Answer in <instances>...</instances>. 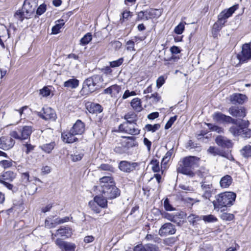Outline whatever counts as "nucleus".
Wrapping results in <instances>:
<instances>
[{"label": "nucleus", "instance_id": "nucleus-1", "mask_svg": "<svg viewBox=\"0 0 251 251\" xmlns=\"http://www.w3.org/2000/svg\"><path fill=\"white\" fill-rule=\"evenodd\" d=\"M200 158L196 156H189L184 157L179 161L177 171L178 173L193 177L195 174L193 172L194 167L197 165Z\"/></svg>", "mask_w": 251, "mask_h": 251}, {"label": "nucleus", "instance_id": "nucleus-2", "mask_svg": "<svg viewBox=\"0 0 251 251\" xmlns=\"http://www.w3.org/2000/svg\"><path fill=\"white\" fill-rule=\"evenodd\" d=\"M231 126L229 132L234 136H241L244 138L251 137V129L248 128L249 122L246 120H238Z\"/></svg>", "mask_w": 251, "mask_h": 251}, {"label": "nucleus", "instance_id": "nucleus-3", "mask_svg": "<svg viewBox=\"0 0 251 251\" xmlns=\"http://www.w3.org/2000/svg\"><path fill=\"white\" fill-rule=\"evenodd\" d=\"M37 6L36 0H25L22 9L18 10L14 16L21 22L25 19H30L33 17Z\"/></svg>", "mask_w": 251, "mask_h": 251}, {"label": "nucleus", "instance_id": "nucleus-4", "mask_svg": "<svg viewBox=\"0 0 251 251\" xmlns=\"http://www.w3.org/2000/svg\"><path fill=\"white\" fill-rule=\"evenodd\" d=\"M236 197V194L231 192H226L217 195L216 201L213 202L215 208L230 206L235 201Z\"/></svg>", "mask_w": 251, "mask_h": 251}, {"label": "nucleus", "instance_id": "nucleus-5", "mask_svg": "<svg viewBox=\"0 0 251 251\" xmlns=\"http://www.w3.org/2000/svg\"><path fill=\"white\" fill-rule=\"evenodd\" d=\"M100 192L103 197L107 199H115L120 194L119 189L113 184H105L101 185Z\"/></svg>", "mask_w": 251, "mask_h": 251}, {"label": "nucleus", "instance_id": "nucleus-6", "mask_svg": "<svg viewBox=\"0 0 251 251\" xmlns=\"http://www.w3.org/2000/svg\"><path fill=\"white\" fill-rule=\"evenodd\" d=\"M33 131V128L31 126H20L18 128V131H13L11 132V137L20 140L27 139Z\"/></svg>", "mask_w": 251, "mask_h": 251}, {"label": "nucleus", "instance_id": "nucleus-7", "mask_svg": "<svg viewBox=\"0 0 251 251\" xmlns=\"http://www.w3.org/2000/svg\"><path fill=\"white\" fill-rule=\"evenodd\" d=\"M119 129L121 132L134 135L139 134L140 131L136 123H123L119 126Z\"/></svg>", "mask_w": 251, "mask_h": 251}, {"label": "nucleus", "instance_id": "nucleus-8", "mask_svg": "<svg viewBox=\"0 0 251 251\" xmlns=\"http://www.w3.org/2000/svg\"><path fill=\"white\" fill-rule=\"evenodd\" d=\"M72 235V229L68 226H61L58 229L56 230L54 233H52L51 238L54 241L55 237L59 236L62 239H66L70 237Z\"/></svg>", "mask_w": 251, "mask_h": 251}, {"label": "nucleus", "instance_id": "nucleus-9", "mask_svg": "<svg viewBox=\"0 0 251 251\" xmlns=\"http://www.w3.org/2000/svg\"><path fill=\"white\" fill-rule=\"evenodd\" d=\"M239 63H244L251 59V49L247 44L242 46L241 51L237 55Z\"/></svg>", "mask_w": 251, "mask_h": 251}, {"label": "nucleus", "instance_id": "nucleus-10", "mask_svg": "<svg viewBox=\"0 0 251 251\" xmlns=\"http://www.w3.org/2000/svg\"><path fill=\"white\" fill-rule=\"evenodd\" d=\"M54 216L48 217L45 220V226L48 228H54L57 225L63 224L68 222L69 220L68 217H65L63 218L57 217L54 219Z\"/></svg>", "mask_w": 251, "mask_h": 251}, {"label": "nucleus", "instance_id": "nucleus-11", "mask_svg": "<svg viewBox=\"0 0 251 251\" xmlns=\"http://www.w3.org/2000/svg\"><path fill=\"white\" fill-rule=\"evenodd\" d=\"M37 113L40 117L45 120L55 121L56 118L54 110L49 107H43L41 111Z\"/></svg>", "mask_w": 251, "mask_h": 251}, {"label": "nucleus", "instance_id": "nucleus-12", "mask_svg": "<svg viewBox=\"0 0 251 251\" xmlns=\"http://www.w3.org/2000/svg\"><path fill=\"white\" fill-rule=\"evenodd\" d=\"M54 243L62 251H75L76 246L74 243L65 241L60 238L56 239Z\"/></svg>", "mask_w": 251, "mask_h": 251}, {"label": "nucleus", "instance_id": "nucleus-13", "mask_svg": "<svg viewBox=\"0 0 251 251\" xmlns=\"http://www.w3.org/2000/svg\"><path fill=\"white\" fill-rule=\"evenodd\" d=\"M176 230V227L173 224L166 223L161 226L158 231V234L161 237H165L174 234Z\"/></svg>", "mask_w": 251, "mask_h": 251}, {"label": "nucleus", "instance_id": "nucleus-14", "mask_svg": "<svg viewBox=\"0 0 251 251\" xmlns=\"http://www.w3.org/2000/svg\"><path fill=\"white\" fill-rule=\"evenodd\" d=\"M139 165L137 162L128 161H121L119 164V169L124 172L130 173L134 171Z\"/></svg>", "mask_w": 251, "mask_h": 251}, {"label": "nucleus", "instance_id": "nucleus-15", "mask_svg": "<svg viewBox=\"0 0 251 251\" xmlns=\"http://www.w3.org/2000/svg\"><path fill=\"white\" fill-rule=\"evenodd\" d=\"M214 121L221 123H235L237 119H233L221 112L215 113L212 116Z\"/></svg>", "mask_w": 251, "mask_h": 251}, {"label": "nucleus", "instance_id": "nucleus-16", "mask_svg": "<svg viewBox=\"0 0 251 251\" xmlns=\"http://www.w3.org/2000/svg\"><path fill=\"white\" fill-rule=\"evenodd\" d=\"M228 112L233 117L239 119L244 118L246 115V110L243 107L231 106L229 108Z\"/></svg>", "mask_w": 251, "mask_h": 251}, {"label": "nucleus", "instance_id": "nucleus-17", "mask_svg": "<svg viewBox=\"0 0 251 251\" xmlns=\"http://www.w3.org/2000/svg\"><path fill=\"white\" fill-rule=\"evenodd\" d=\"M15 144V141L10 137L2 136L0 138V149L8 150Z\"/></svg>", "mask_w": 251, "mask_h": 251}, {"label": "nucleus", "instance_id": "nucleus-18", "mask_svg": "<svg viewBox=\"0 0 251 251\" xmlns=\"http://www.w3.org/2000/svg\"><path fill=\"white\" fill-rule=\"evenodd\" d=\"M96 90V87L94 85V80L92 76L87 78L83 83V88L81 90V92L92 93Z\"/></svg>", "mask_w": 251, "mask_h": 251}, {"label": "nucleus", "instance_id": "nucleus-19", "mask_svg": "<svg viewBox=\"0 0 251 251\" xmlns=\"http://www.w3.org/2000/svg\"><path fill=\"white\" fill-rule=\"evenodd\" d=\"M216 143L222 148L229 149L232 147L233 144L231 141L226 137L218 136L215 139Z\"/></svg>", "mask_w": 251, "mask_h": 251}, {"label": "nucleus", "instance_id": "nucleus-20", "mask_svg": "<svg viewBox=\"0 0 251 251\" xmlns=\"http://www.w3.org/2000/svg\"><path fill=\"white\" fill-rule=\"evenodd\" d=\"M77 135L71 129L69 131L64 132L61 134V137L63 142L66 143H73L77 140L75 137Z\"/></svg>", "mask_w": 251, "mask_h": 251}, {"label": "nucleus", "instance_id": "nucleus-21", "mask_svg": "<svg viewBox=\"0 0 251 251\" xmlns=\"http://www.w3.org/2000/svg\"><path fill=\"white\" fill-rule=\"evenodd\" d=\"M134 251H160L158 247L152 244H147L144 246L137 245L134 247Z\"/></svg>", "mask_w": 251, "mask_h": 251}, {"label": "nucleus", "instance_id": "nucleus-22", "mask_svg": "<svg viewBox=\"0 0 251 251\" xmlns=\"http://www.w3.org/2000/svg\"><path fill=\"white\" fill-rule=\"evenodd\" d=\"M71 129L76 135H81L85 131V125L81 121L78 120Z\"/></svg>", "mask_w": 251, "mask_h": 251}, {"label": "nucleus", "instance_id": "nucleus-23", "mask_svg": "<svg viewBox=\"0 0 251 251\" xmlns=\"http://www.w3.org/2000/svg\"><path fill=\"white\" fill-rule=\"evenodd\" d=\"M247 100V97L241 94L235 93L230 96V101L233 104H243Z\"/></svg>", "mask_w": 251, "mask_h": 251}, {"label": "nucleus", "instance_id": "nucleus-24", "mask_svg": "<svg viewBox=\"0 0 251 251\" xmlns=\"http://www.w3.org/2000/svg\"><path fill=\"white\" fill-rule=\"evenodd\" d=\"M121 87L116 84L113 85L104 90V93L109 94L111 97H116L121 91Z\"/></svg>", "mask_w": 251, "mask_h": 251}, {"label": "nucleus", "instance_id": "nucleus-25", "mask_svg": "<svg viewBox=\"0 0 251 251\" xmlns=\"http://www.w3.org/2000/svg\"><path fill=\"white\" fill-rule=\"evenodd\" d=\"M134 139L135 138L133 137H126L125 140L122 141V143L127 151L130 148L136 146L137 143Z\"/></svg>", "mask_w": 251, "mask_h": 251}, {"label": "nucleus", "instance_id": "nucleus-26", "mask_svg": "<svg viewBox=\"0 0 251 251\" xmlns=\"http://www.w3.org/2000/svg\"><path fill=\"white\" fill-rule=\"evenodd\" d=\"M232 182V177L229 175H226L221 179L220 186L224 188H228Z\"/></svg>", "mask_w": 251, "mask_h": 251}, {"label": "nucleus", "instance_id": "nucleus-27", "mask_svg": "<svg viewBox=\"0 0 251 251\" xmlns=\"http://www.w3.org/2000/svg\"><path fill=\"white\" fill-rule=\"evenodd\" d=\"M107 199L100 196H96L94 198V201L101 208H106L107 206Z\"/></svg>", "mask_w": 251, "mask_h": 251}, {"label": "nucleus", "instance_id": "nucleus-28", "mask_svg": "<svg viewBox=\"0 0 251 251\" xmlns=\"http://www.w3.org/2000/svg\"><path fill=\"white\" fill-rule=\"evenodd\" d=\"M224 23H220L217 21L213 25L212 33L214 37L216 38L218 37L219 32L221 30L224 26Z\"/></svg>", "mask_w": 251, "mask_h": 251}, {"label": "nucleus", "instance_id": "nucleus-29", "mask_svg": "<svg viewBox=\"0 0 251 251\" xmlns=\"http://www.w3.org/2000/svg\"><path fill=\"white\" fill-rule=\"evenodd\" d=\"M131 106L134 110L140 112L142 110V107L141 105V100L139 98H136L133 99L131 102Z\"/></svg>", "mask_w": 251, "mask_h": 251}, {"label": "nucleus", "instance_id": "nucleus-30", "mask_svg": "<svg viewBox=\"0 0 251 251\" xmlns=\"http://www.w3.org/2000/svg\"><path fill=\"white\" fill-rule=\"evenodd\" d=\"M79 85V81L75 78L70 79L64 83V86L72 89L76 88Z\"/></svg>", "mask_w": 251, "mask_h": 251}, {"label": "nucleus", "instance_id": "nucleus-31", "mask_svg": "<svg viewBox=\"0 0 251 251\" xmlns=\"http://www.w3.org/2000/svg\"><path fill=\"white\" fill-rule=\"evenodd\" d=\"M16 174L12 171H7L2 174L3 180L5 181H12L16 177Z\"/></svg>", "mask_w": 251, "mask_h": 251}, {"label": "nucleus", "instance_id": "nucleus-32", "mask_svg": "<svg viewBox=\"0 0 251 251\" xmlns=\"http://www.w3.org/2000/svg\"><path fill=\"white\" fill-rule=\"evenodd\" d=\"M89 111L90 113H100L102 111V108L100 104L93 103L90 104Z\"/></svg>", "mask_w": 251, "mask_h": 251}, {"label": "nucleus", "instance_id": "nucleus-33", "mask_svg": "<svg viewBox=\"0 0 251 251\" xmlns=\"http://www.w3.org/2000/svg\"><path fill=\"white\" fill-rule=\"evenodd\" d=\"M163 218L167 219L174 223H176L178 221V217L177 215H173L167 212L161 213Z\"/></svg>", "mask_w": 251, "mask_h": 251}, {"label": "nucleus", "instance_id": "nucleus-34", "mask_svg": "<svg viewBox=\"0 0 251 251\" xmlns=\"http://www.w3.org/2000/svg\"><path fill=\"white\" fill-rule=\"evenodd\" d=\"M157 10L153 9H149L144 11L145 20H148L155 17V12Z\"/></svg>", "mask_w": 251, "mask_h": 251}, {"label": "nucleus", "instance_id": "nucleus-35", "mask_svg": "<svg viewBox=\"0 0 251 251\" xmlns=\"http://www.w3.org/2000/svg\"><path fill=\"white\" fill-rule=\"evenodd\" d=\"M55 144L52 142L49 144H44L40 147L41 149L47 153H50L54 148Z\"/></svg>", "mask_w": 251, "mask_h": 251}, {"label": "nucleus", "instance_id": "nucleus-36", "mask_svg": "<svg viewBox=\"0 0 251 251\" xmlns=\"http://www.w3.org/2000/svg\"><path fill=\"white\" fill-rule=\"evenodd\" d=\"M241 154L245 157H251V146L247 145L245 146L241 151Z\"/></svg>", "mask_w": 251, "mask_h": 251}, {"label": "nucleus", "instance_id": "nucleus-37", "mask_svg": "<svg viewBox=\"0 0 251 251\" xmlns=\"http://www.w3.org/2000/svg\"><path fill=\"white\" fill-rule=\"evenodd\" d=\"M124 119L126 120V122L125 123H136V115L133 113H127L124 116Z\"/></svg>", "mask_w": 251, "mask_h": 251}, {"label": "nucleus", "instance_id": "nucleus-38", "mask_svg": "<svg viewBox=\"0 0 251 251\" xmlns=\"http://www.w3.org/2000/svg\"><path fill=\"white\" fill-rule=\"evenodd\" d=\"M92 76L94 80V85L97 89L100 87V84L103 82V78L100 75H94Z\"/></svg>", "mask_w": 251, "mask_h": 251}, {"label": "nucleus", "instance_id": "nucleus-39", "mask_svg": "<svg viewBox=\"0 0 251 251\" xmlns=\"http://www.w3.org/2000/svg\"><path fill=\"white\" fill-rule=\"evenodd\" d=\"M92 39V36L91 33L86 34L80 40V42L81 45H87Z\"/></svg>", "mask_w": 251, "mask_h": 251}, {"label": "nucleus", "instance_id": "nucleus-40", "mask_svg": "<svg viewBox=\"0 0 251 251\" xmlns=\"http://www.w3.org/2000/svg\"><path fill=\"white\" fill-rule=\"evenodd\" d=\"M227 13L226 12V10H225L221 12L218 16V21L220 23H224V24L226 22V20L229 18V17L227 15Z\"/></svg>", "mask_w": 251, "mask_h": 251}, {"label": "nucleus", "instance_id": "nucleus-41", "mask_svg": "<svg viewBox=\"0 0 251 251\" xmlns=\"http://www.w3.org/2000/svg\"><path fill=\"white\" fill-rule=\"evenodd\" d=\"M58 24L53 26L52 28V32L53 34H57L59 33L60 29L64 25L63 20L58 21Z\"/></svg>", "mask_w": 251, "mask_h": 251}, {"label": "nucleus", "instance_id": "nucleus-42", "mask_svg": "<svg viewBox=\"0 0 251 251\" xmlns=\"http://www.w3.org/2000/svg\"><path fill=\"white\" fill-rule=\"evenodd\" d=\"M160 127V125L159 124H156L154 125L148 124L145 126V128L148 131H151L154 132L158 130Z\"/></svg>", "mask_w": 251, "mask_h": 251}, {"label": "nucleus", "instance_id": "nucleus-43", "mask_svg": "<svg viewBox=\"0 0 251 251\" xmlns=\"http://www.w3.org/2000/svg\"><path fill=\"white\" fill-rule=\"evenodd\" d=\"M145 239L147 241H153L155 243H159L160 242L161 239L157 235H153V234H148L146 237Z\"/></svg>", "mask_w": 251, "mask_h": 251}, {"label": "nucleus", "instance_id": "nucleus-44", "mask_svg": "<svg viewBox=\"0 0 251 251\" xmlns=\"http://www.w3.org/2000/svg\"><path fill=\"white\" fill-rule=\"evenodd\" d=\"M114 151L118 154H123L127 151L126 148H125L122 142L115 148Z\"/></svg>", "mask_w": 251, "mask_h": 251}, {"label": "nucleus", "instance_id": "nucleus-45", "mask_svg": "<svg viewBox=\"0 0 251 251\" xmlns=\"http://www.w3.org/2000/svg\"><path fill=\"white\" fill-rule=\"evenodd\" d=\"M201 219L207 223H212L217 221V219L214 215L211 214L202 216Z\"/></svg>", "mask_w": 251, "mask_h": 251}, {"label": "nucleus", "instance_id": "nucleus-46", "mask_svg": "<svg viewBox=\"0 0 251 251\" xmlns=\"http://www.w3.org/2000/svg\"><path fill=\"white\" fill-rule=\"evenodd\" d=\"M12 165V161L9 160H3L0 161V167L3 169L10 167Z\"/></svg>", "mask_w": 251, "mask_h": 251}, {"label": "nucleus", "instance_id": "nucleus-47", "mask_svg": "<svg viewBox=\"0 0 251 251\" xmlns=\"http://www.w3.org/2000/svg\"><path fill=\"white\" fill-rule=\"evenodd\" d=\"M151 164L152 165V170L154 172H158L160 171L159 163L157 160H152L151 161Z\"/></svg>", "mask_w": 251, "mask_h": 251}, {"label": "nucleus", "instance_id": "nucleus-48", "mask_svg": "<svg viewBox=\"0 0 251 251\" xmlns=\"http://www.w3.org/2000/svg\"><path fill=\"white\" fill-rule=\"evenodd\" d=\"M98 204L94 201H90L89 202V206L96 213H99L100 212V209L98 206Z\"/></svg>", "mask_w": 251, "mask_h": 251}, {"label": "nucleus", "instance_id": "nucleus-49", "mask_svg": "<svg viewBox=\"0 0 251 251\" xmlns=\"http://www.w3.org/2000/svg\"><path fill=\"white\" fill-rule=\"evenodd\" d=\"M207 126L212 131H216L219 133L223 132V128L218 126L213 125L211 124H208Z\"/></svg>", "mask_w": 251, "mask_h": 251}, {"label": "nucleus", "instance_id": "nucleus-50", "mask_svg": "<svg viewBox=\"0 0 251 251\" xmlns=\"http://www.w3.org/2000/svg\"><path fill=\"white\" fill-rule=\"evenodd\" d=\"M100 181L101 185L105 184H113L112 178L109 176L101 177L100 178Z\"/></svg>", "mask_w": 251, "mask_h": 251}, {"label": "nucleus", "instance_id": "nucleus-51", "mask_svg": "<svg viewBox=\"0 0 251 251\" xmlns=\"http://www.w3.org/2000/svg\"><path fill=\"white\" fill-rule=\"evenodd\" d=\"M220 217L223 220L230 221L234 219V215L230 213H223Z\"/></svg>", "mask_w": 251, "mask_h": 251}, {"label": "nucleus", "instance_id": "nucleus-52", "mask_svg": "<svg viewBox=\"0 0 251 251\" xmlns=\"http://www.w3.org/2000/svg\"><path fill=\"white\" fill-rule=\"evenodd\" d=\"M135 43L133 40H128L126 42V49L128 51H135Z\"/></svg>", "mask_w": 251, "mask_h": 251}, {"label": "nucleus", "instance_id": "nucleus-53", "mask_svg": "<svg viewBox=\"0 0 251 251\" xmlns=\"http://www.w3.org/2000/svg\"><path fill=\"white\" fill-rule=\"evenodd\" d=\"M184 28V24L182 23H180L175 27L174 31L177 34H181L183 32Z\"/></svg>", "mask_w": 251, "mask_h": 251}, {"label": "nucleus", "instance_id": "nucleus-54", "mask_svg": "<svg viewBox=\"0 0 251 251\" xmlns=\"http://www.w3.org/2000/svg\"><path fill=\"white\" fill-rule=\"evenodd\" d=\"M21 177L23 182L25 184L32 181V178H30L29 174L27 172L23 173Z\"/></svg>", "mask_w": 251, "mask_h": 251}, {"label": "nucleus", "instance_id": "nucleus-55", "mask_svg": "<svg viewBox=\"0 0 251 251\" xmlns=\"http://www.w3.org/2000/svg\"><path fill=\"white\" fill-rule=\"evenodd\" d=\"M208 153L212 154L214 156L219 155L220 154V150L218 148L210 146L207 150Z\"/></svg>", "mask_w": 251, "mask_h": 251}, {"label": "nucleus", "instance_id": "nucleus-56", "mask_svg": "<svg viewBox=\"0 0 251 251\" xmlns=\"http://www.w3.org/2000/svg\"><path fill=\"white\" fill-rule=\"evenodd\" d=\"M172 154V151L170 150L168 151L163 157L162 160L161 164L162 165H165L167 164L169 160L170 159Z\"/></svg>", "mask_w": 251, "mask_h": 251}, {"label": "nucleus", "instance_id": "nucleus-57", "mask_svg": "<svg viewBox=\"0 0 251 251\" xmlns=\"http://www.w3.org/2000/svg\"><path fill=\"white\" fill-rule=\"evenodd\" d=\"M124 59L123 58H120L117 60H115L110 62V65L112 68H115L120 66L123 62Z\"/></svg>", "mask_w": 251, "mask_h": 251}, {"label": "nucleus", "instance_id": "nucleus-58", "mask_svg": "<svg viewBox=\"0 0 251 251\" xmlns=\"http://www.w3.org/2000/svg\"><path fill=\"white\" fill-rule=\"evenodd\" d=\"M201 188L204 192H211L212 191V185L202 183L201 185Z\"/></svg>", "mask_w": 251, "mask_h": 251}, {"label": "nucleus", "instance_id": "nucleus-59", "mask_svg": "<svg viewBox=\"0 0 251 251\" xmlns=\"http://www.w3.org/2000/svg\"><path fill=\"white\" fill-rule=\"evenodd\" d=\"M99 168L102 170L108 171L110 172H114V168L111 165L107 164H102L100 167Z\"/></svg>", "mask_w": 251, "mask_h": 251}, {"label": "nucleus", "instance_id": "nucleus-60", "mask_svg": "<svg viewBox=\"0 0 251 251\" xmlns=\"http://www.w3.org/2000/svg\"><path fill=\"white\" fill-rule=\"evenodd\" d=\"M135 95H136V93L135 91H130L128 90H126L125 92V93L122 97V99L125 100V99H126L129 98V97L134 96Z\"/></svg>", "mask_w": 251, "mask_h": 251}, {"label": "nucleus", "instance_id": "nucleus-61", "mask_svg": "<svg viewBox=\"0 0 251 251\" xmlns=\"http://www.w3.org/2000/svg\"><path fill=\"white\" fill-rule=\"evenodd\" d=\"M83 156V154L81 153H75L71 155V159L74 162L80 160Z\"/></svg>", "mask_w": 251, "mask_h": 251}, {"label": "nucleus", "instance_id": "nucleus-62", "mask_svg": "<svg viewBox=\"0 0 251 251\" xmlns=\"http://www.w3.org/2000/svg\"><path fill=\"white\" fill-rule=\"evenodd\" d=\"M46 10V5L44 4H41L37 8L36 14L38 15L43 14Z\"/></svg>", "mask_w": 251, "mask_h": 251}, {"label": "nucleus", "instance_id": "nucleus-63", "mask_svg": "<svg viewBox=\"0 0 251 251\" xmlns=\"http://www.w3.org/2000/svg\"><path fill=\"white\" fill-rule=\"evenodd\" d=\"M238 4H235L228 8L227 10H226V12L227 14V15H228L229 17H230L235 11L238 8Z\"/></svg>", "mask_w": 251, "mask_h": 251}, {"label": "nucleus", "instance_id": "nucleus-64", "mask_svg": "<svg viewBox=\"0 0 251 251\" xmlns=\"http://www.w3.org/2000/svg\"><path fill=\"white\" fill-rule=\"evenodd\" d=\"M50 90L47 87H44L40 90V94L43 97H47L50 95Z\"/></svg>", "mask_w": 251, "mask_h": 251}]
</instances>
